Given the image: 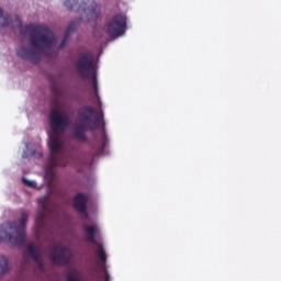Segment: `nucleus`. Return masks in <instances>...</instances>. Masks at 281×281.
<instances>
[{"mask_svg": "<svg viewBox=\"0 0 281 281\" xmlns=\"http://www.w3.org/2000/svg\"><path fill=\"white\" fill-rule=\"evenodd\" d=\"M45 216H47V200L40 201V209L35 218L36 225L40 227L45 223Z\"/></svg>", "mask_w": 281, "mask_h": 281, "instance_id": "nucleus-11", "label": "nucleus"}, {"mask_svg": "<svg viewBox=\"0 0 281 281\" xmlns=\"http://www.w3.org/2000/svg\"><path fill=\"white\" fill-rule=\"evenodd\" d=\"M64 5L68 10H74V8H76V5H78V0H65Z\"/></svg>", "mask_w": 281, "mask_h": 281, "instance_id": "nucleus-15", "label": "nucleus"}, {"mask_svg": "<svg viewBox=\"0 0 281 281\" xmlns=\"http://www.w3.org/2000/svg\"><path fill=\"white\" fill-rule=\"evenodd\" d=\"M89 202V198L87 194L77 193L72 199L74 209L79 212V214H83V218H89V213H87V203Z\"/></svg>", "mask_w": 281, "mask_h": 281, "instance_id": "nucleus-8", "label": "nucleus"}, {"mask_svg": "<svg viewBox=\"0 0 281 281\" xmlns=\"http://www.w3.org/2000/svg\"><path fill=\"white\" fill-rule=\"evenodd\" d=\"M32 155H33V156H35L36 154H35V153H33Z\"/></svg>", "mask_w": 281, "mask_h": 281, "instance_id": "nucleus-20", "label": "nucleus"}, {"mask_svg": "<svg viewBox=\"0 0 281 281\" xmlns=\"http://www.w3.org/2000/svg\"><path fill=\"white\" fill-rule=\"evenodd\" d=\"M22 182L24 183V186H26V188L36 189V182H34L32 180H27L25 178H22Z\"/></svg>", "mask_w": 281, "mask_h": 281, "instance_id": "nucleus-16", "label": "nucleus"}, {"mask_svg": "<svg viewBox=\"0 0 281 281\" xmlns=\"http://www.w3.org/2000/svg\"><path fill=\"white\" fill-rule=\"evenodd\" d=\"M80 24V20H75L72 22H70L66 29V34L64 40L61 41L60 47H65V45H67V42L69 41V36H71V34H74L75 30H78V25Z\"/></svg>", "mask_w": 281, "mask_h": 281, "instance_id": "nucleus-12", "label": "nucleus"}, {"mask_svg": "<svg viewBox=\"0 0 281 281\" xmlns=\"http://www.w3.org/2000/svg\"><path fill=\"white\" fill-rule=\"evenodd\" d=\"M8 273V258L0 256V276Z\"/></svg>", "mask_w": 281, "mask_h": 281, "instance_id": "nucleus-13", "label": "nucleus"}, {"mask_svg": "<svg viewBox=\"0 0 281 281\" xmlns=\"http://www.w3.org/2000/svg\"><path fill=\"white\" fill-rule=\"evenodd\" d=\"M27 254L30 258H32L34 262L37 263V267H43V257L41 256V250L36 247V245L30 244L27 246Z\"/></svg>", "mask_w": 281, "mask_h": 281, "instance_id": "nucleus-10", "label": "nucleus"}, {"mask_svg": "<svg viewBox=\"0 0 281 281\" xmlns=\"http://www.w3.org/2000/svg\"><path fill=\"white\" fill-rule=\"evenodd\" d=\"M83 232L86 233V241L92 243V245H97L95 254L101 265H106V252L104 251V246H102V244H98V241L95 240V234L98 232V227L85 225Z\"/></svg>", "mask_w": 281, "mask_h": 281, "instance_id": "nucleus-7", "label": "nucleus"}, {"mask_svg": "<svg viewBox=\"0 0 281 281\" xmlns=\"http://www.w3.org/2000/svg\"><path fill=\"white\" fill-rule=\"evenodd\" d=\"M49 258L53 265L57 267H65L68 262H71L72 254L71 249L63 244H53L49 246Z\"/></svg>", "mask_w": 281, "mask_h": 281, "instance_id": "nucleus-5", "label": "nucleus"}, {"mask_svg": "<svg viewBox=\"0 0 281 281\" xmlns=\"http://www.w3.org/2000/svg\"><path fill=\"white\" fill-rule=\"evenodd\" d=\"M76 70L83 80H92L94 95L99 104V116L93 120L95 110L89 105H83L77 111L78 124L72 127V137L85 144L88 142V131H98L104 128V112H102V101L98 93V76L95 72V64H93V54H81L75 63Z\"/></svg>", "mask_w": 281, "mask_h": 281, "instance_id": "nucleus-1", "label": "nucleus"}, {"mask_svg": "<svg viewBox=\"0 0 281 281\" xmlns=\"http://www.w3.org/2000/svg\"><path fill=\"white\" fill-rule=\"evenodd\" d=\"M37 157H43V151H38Z\"/></svg>", "mask_w": 281, "mask_h": 281, "instance_id": "nucleus-19", "label": "nucleus"}, {"mask_svg": "<svg viewBox=\"0 0 281 281\" xmlns=\"http://www.w3.org/2000/svg\"><path fill=\"white\" fill-rule=\"evenodd\" d=\"M10 25V18L3 15V9L0 8V27H8Z\"/></svg>", "mask_w": 281, "mask_h": 281, "instance_id": "nucleus-14", "label": "nucleus"}, {"mask_svg": "<svg viewBox=\"0 0 281 281\" xmlns=\"http://www.w3.org/2000/svg\"><path fill=\"white\" fill-rule=\"evenodd\" d=\"M111 280V277L109 276V272L105 271V281Z\"/></svg>", "mask_w": 281, "mask_h": 281, "instance_id": "nucleus-18", "label": "nucleus"}, {"mask_svg": "<svg viewBox=\"0 0 281 281\" xmlns=\"http://www.w3.org/2000/svg\"><path fill=\"white\" fill-rule=\"evenodd\" d=\"M82 7H78L77 11L80 12ZM83 14L88 21H95L98 16H100V10H98V4L95 2H91L88 8L82 9Z\"/></svg>", "mask_w": 281, "mask_h": 281, "instance_id": "nucleus-9", "label": "nucleus"}, {"mask_svg": "<svg viewBox=\"0 0 281 281\" xmlns=\"http://www.w3.org/2000/svg\"><path fill=\"white\" fill-rule=\"evenodd\" d=\"M126 32V15L119 13L108 23V34L111 38L124 36Z\"/></svg>", "mask_w": 281, "mask_h": 281, "instance_id": "nucleus-6", "label": "nucleus"}, {"mask_svg": "<svg viewBox=\"0 0 281 281\" xmlns=\"http://www.w3.org/2000/svg\"><path fill=\"white\" fill-rule=\"evenodd\" d=\"M30 215L27 212L22 211L19 224L16 222H7L0 225V243H10V245H24L25 244V227Z\"/></svg>", "mask_w": 281, "mask_h": 281, "instance_id": "nucleus-4", "label": "nucleus"}, {"mask_svg": "<svg viewBox=\"0 0 281 281\" xmlns=\"http://www.w3.org/2000/svg\"><path fill=\"white\" fill-rule=\"evenodd\" d=\"M14 21H15V25H16V27H22V24H21V18H19V16H14Z\"/></svg>", "mask_w": 281, "mask_h": 281, "instance_id": "nucleus-17", "label": "nucleus"}, {"mask_svg": "<svg viewBox=\"0 0 281 281\" xmlns=\"http://www.w3.org/2000/svg\"><path fill=\"white\" fill-rule=\"evenodd\" d=\"M50 104L53 108L49 113V126L53 135L49 136V150L50 156L48 157L45 167V179L48 183H54L56 179L55 169L71 164V156L65 155L63 140L58 135H63L65 131L69 127V115L66 114L63 109V103L60 102V90L56 87L52 88Z\"/></svg>", "mask_w": 281, "mask_h": 281, "instance_id": "nucleus-2", "label": "nucleus"}, {"mask_svg": "<svg viewBox=\"0 0 281 281\" xmlns=\"http://www.w3.org/2000/svg\"><path fill=\"white\" fill-rule=\"evenodd\" d=\"M25 30L29 34V43L34 49L21 47L18 49L16 54L22 60L40 63L41 56L47 54V49L54 47L56 37L47 26L30 24L25 26Z\"/></svg>", "mask_w": 281, "mask_h": 281, "instance_id": "nucleus-3", "label": "nucleus"}]
</instances>
